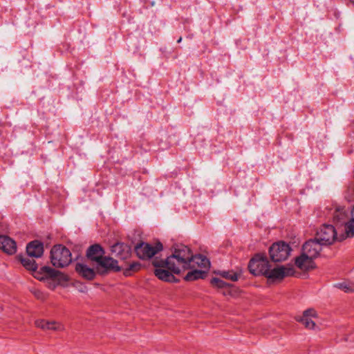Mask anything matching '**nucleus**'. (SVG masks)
I'll return each instance as SVG.
<instances>
[{"mask_svg": "<svg viewBox=\"0 0 354 354\" xmlns=\"http://www.w3.org/2000/svg\"><path fill=\"white\" fill-rule=\"evenodd\" d=\"M291 252L290 245L281 241L273 243L269 250L271 259L275 262H279L287 259Z\"/></svg>", "mask_w": 354, "mask_h": 354, "instance_id": "423d86ee", "label": "nucleus"}, {"mask_svg": "<svg viewBox=\"0 0 354 354\" xmlns=\"http://www.w3.org/2000/svg\"><path fill=\"white\" fill-rule=\"evenodd\" d=\"M30 257L28 256L26 257H21L20 261L23 266L30 271L34 272V275L35 274L37 269V265L34 259H31Z\"/></svg>", "mask_w": 354, "mask_h": 354, "instance_id": "4be33fe9", "label": "nucleus"}, {"mask_svg": "<svg viewBox=\"0 0 354 354\" xmlns=\"http://www.w3.org/2000/svg\"><path fill=\"white\" fill-rule=\"evenodd\" d=\"M313 258L309 257L304 252L295 259V265L301 270H308L314 267Z\"/></svg>", "mask_w": 354, "mask_h": 354, "instance_id": "dca6fc26", "label": "nucleus"}, {"mask_svg": "<svg viewBox=\"0 0 354 354\" xmlns=\"http://www.w3.org/2000/svg\"><path fill=\"white\" fill-rule=\"evenodd\" d=\"M351 218L346 224V236L353 237L354 236V205L350 213Z\"/></svg>", "mask_w": 354, "mask_h": 354, "instance_id": "5701e85b", "label": "nucleus"}, {"mask_svg": "<svg viewBox=\"0 0 354 354\" xmlns=\"http://www.w3.org/2000/svg\"><path fill=\"white\" fill-rule=\"evenodd\" d=\"M315 239L324 246H326L332 244L338 238L335 227L333 225L324 224L317 231Z\"/></svg>", "mask_w": 354, "mask_h": 354, "instance_id": "39448f33", "label": "nucleus"}, {"mask_svg": "<svg viewBox=\"0 0 354 354\" xmlns=\"http://www.w3.org/2000/svg\"><path fill=\"white\" fill-rule=\"evenodd\" d=\"M0 248L8 254H14L17 250L16 243L7 236H0Z\"/></svg>", "mask_w": 354, "mask_h": 354, "instance_id": "a211bd4d", "label": "nucleus"}, {"mask_svg": "<svg viewBox=\"0 0 354 354\" xmlns=\"http://www.w3.org/2000/svg\"><path fill=\"white\" fill-rule=\"evenodd\" d=\"M322 246L324 245L315 239H310L304 244L302 252L309 255V257L315 259L322 250Z\"/></svg>", "mask_w": 354, "mask_h": 354, "instance_id": "f8f14e48", "label": "nucleus"}, {"mask_svg": "<svg viewBox=\"0 0 354 354\" xmlns=\"http://www.w3.org/2000/svg\"><path fill=\"white\" fill-rule=\"evenodd\" d=\"M35 325L37 327L44 330H61L64 328L60 323L43 319L36 321Z\"/></svg>", "mask_w": 354, "mask_h": 354, "instance_id": "6ab92c4d", "label": "nucleus"}, {"mask_svg": "<svg viewBox=\"0 0 354 354\" xmlns=\"http://www.w3.org/2000/svg\"><path fill=\"white\" fill-rule=\"evenodd\" d=\"M131 247L127 244L118 242L111 247V252L115 257L120 259H127L131 255Z\"/></svg>", "mask_w": 354, "mask_h": 354, "instance_id": "ddd939ff", "label": "nucleus"}, {"mask_svg": "<svg viewBox=\"0 0 354 354\" xmlns=\"http://www.w3.org/2000/svg\"><path fill=\"white\" fill-rule=\"evenodd\" d=\"M335 287L344 290L345 292H354V283L351 281L337 283L335 285Z\"/></svg>", "mask_w": 354, "mask_h": 354, "instance_id": "b1692460", "label": "nucleus"}, {"mask_svg": "<svg viewBox=\"0 0 354 354\" xmlns=\"http://www.w3.org/2000/svg\"><path fill=\"white\" fill-rule=\"evenodd\" d=\"M165 261L160 260H155L153 262V265L156 268L154 271L155 275L160 280L167 281V282H173L176 281V278L174 276L175 274L171 270H169L166 264H165Z\"/></svg>", "mask_w": 354, "mask_h": 354, "instance_id": "1a4fd4ad", "label": "nucleus"}, {"mask_svg": "<svg viewBox=\"0 0 354 354\" xmlns=\"http://www.w3.org/2000/svg\"><path fill=\"white\" fill-rule=\"evenodd\" d=\"M270 268V263L267 257L257 254L248 263V269L251 274L255 276H265Z\"/></svg>", "mask_w": 354, "mask_h": 354, "instance_id": "20e7f679", "label": "nucleus"}, {"mask_svg": "<svg viewBox=\"0 0 354 354\" xmlns=\"http://www.w3.org/2000/svg\"><path fill=\"white\" fill-rule=\"evenodd\" d=\"M59 272L50 267L43 266L36 272L35 277L43 281L46 286L53 290L60 283Z\"/></svg>", "mask_w": 354, "mask_h": 354, "instance_id": "7ed1b4c3", "label": "nucleus"}, {"mask_svg": "<svg viewBox=\"0 0 354 354\" xmlns=\"http://www.w3.org/2000/svg\"><path fill=\"white\" fill-rule=\"evenodd\" d=\"M317 317V313L313 308H309L304 311L303 315L297 316L296 320L301 322L306 328L314 329L315 323L313 318Z\"/></svg>", "mask_w": 354, "mask_h": 354, "instance_id": "4468645a", "label": "nucleus"}, {"mask_svg": "<svg viewBox=\"0 0 354 354\" xmlns=\"http://www.w3.org/2000/svg\"><path fill=\"white\" fill-rule=\"evenodd\" d=\"M96 263V268L97 271L101 273H104L105 272L110 270H120V268L118 265V261L109 257L103 256L101 259Z\"/></svg>", "mask_w": 354, "mask_h": 354, "instance_id": "9b49d317", "label": "nucleus"}, {"mask_svg": "<svg viewBox=\"0 0 354 354\" xmlns=\"http://www.w3.org/2000/svg\"><path fill=\"white\" fill-rule=\"evenodd\" d=\"M211 284L219 288H223L228 286V283L216 277H214L212 279Z\"/></svg>", "mask_w": 354, "mask_h": 354, "instance_id": "a878e982", "label": "nucleus"}, {"mask_svg": "<svg viewBox=\"0 0 354 354\" xmlns=\"http://www.w3.org/2000/svg\"><path fill=\"white\" fill-rule=\"evenodd\" d=\"M26 252L30 257H41L44 253L43 243L37 240L30 242L26 246Z\"/></svg>", "mask_w": 354, "mask_h": 354, "instance_id": "2eb2a0df", "label": "nucleus"}, {"mask_svg": "<svg viewBox=\"0 0 354 354\" xmlns=\"http://www.w3.org/2000/svg\"><path fill=\"white\" fill-rule=\"evenodd\" d=\"M294 269L290 266H277L271 269L270 267L265 277L271 281H281L286 277L292 276Z\"/></svg>", "mask_w": 354, "mask_h": 354, "instance_id": "6e6552de", "label": "nucleus"}, {"mask_svg": "<svg viewBox=\"0 0 354 354\" xmlns=\"http://www.w3.org/2000/svg\"><path fill=\"white\" fill-rule=\"evenodd\" d=\"M191 270L184 277L185 281H194L199 279H203L206 275V272L198 270L196 268H189Z\"/></svg>", "mask_w": 354, "mask_h": 354, "instance_id": "412c9836", "label": "nucleus"}, {"mask_svg": "<svg viewBox=\"0 0 354 354\" xmlns=\"http://www.w3.org/2000/svg\"><path fill=\"white\" fill-rule=\"evenodd\" d=\"M35 295L37 297H39V295H40V292L39 291H35L34 292Z\"/></svg>", "mask_w": 354, "mask_h": 354, "instance_id": "cd10ccee", "label": "nucleus"}, {"mask_svg": "<svg viewBox=\"0 0 354 354\" xmlns=\"http://www.w3.org/2000/svg\"><path fill=\"white\" fill-rule=\"evenodd\" d=\"M75 270L84 278L88 280L93 279L95 276L94 270L83 263H77Z\"/></svg>", "mask_w": 354, "mask_h": 354, "instance_id": "aec40b11", "label": "nucleus"}, {"mask_svg": "<svg viewBox=\"0 0 354 354\" xmlns=\"http://www.w3.org/2000/svg\"><path fill=\"white\" fill-rule=\"evenodd\" d=\"M181 41H182V37H180V38L177 40V42H178V43H180V42H181Z\"/></svg>", "mask_w": 354, "mask_h": 354, "instance_id": "c85d7f7f", "label": "nucleus"}, {"mask_svg": "<svg viewBox=\"0 0 354 354\" xmlns=\"http://www.w3.org/2000/svg\"><path fill=\"white\" fill-rule=\"evenodd\" d=\"M140 268V264L138 262H133L129 265V270L133 271L138 270Z\"/></svg>", "mask_w": 354, "mask_h": 354, "instance_id": "bb28decb", "label": "nucleus"}, {"mask_svg": "<svg viewBox=\"0 0 354 354\" xmlns=\"http://www.w3.org/2000/svg\"><path fill=\"white\" fill-rule=\"evenodd\" d=\"M50 261L55 267H66L72 261L71 252L62 245H54L50 250Z\"/></svg>", "mask_w": 354, "mask_h": 354, "instance_id": "f03ea898", "label": "nucleus"}, {"mask_svg": "<svg viewBox=\"0 0 354 354\" xmlns=\"http://www.w3.org/2000/svg\"><path fill=\"white\" fill-rule=\"evenodd\" d=\"M162 250V245L158 242L155 245L147 243H140L136 245L135 251L140 259H148Z\"/></svg>", "mask_w": 354, "mask_h": 354, "instance_id": "0eeeda50", "label": "nucleus"}, {"mask_svg": "<svg viewBox=\"0 0 354 354\" xmlns=\"http://www.w3.org/2000/svg\"><path fill=\"white\" fill-rule=\"evenodd\" d=\"M221 277L232 281H238L240 274L234 271H222L220 272Z\"/></svg>", "mask_w": 354, "mask_h": 354, "instance_id": "393cba45", "label": "nucleus"}, {"mask_svg": "<svg viewBox=\"0 0 354 354\" xmlns=\"http://www.w3.org/2000/svg\"><path fill=\"white\" fill-rule=\"evenodd\" d=\"M104 254L105 252L104 249L99 244H94L91 245L86 252L87 257L96 263H97L101 259Z\"/></svg>", "mask_w": 354, "mask_h": 354, "instance_id": "f3484780", "label": "nucleus"}, {"mask_svg": "<svg viewBox=\"0 0 354 354\" xmlns=\"http://www.w3.org/2000/svg\"><path fill=\"white\" fill-rule=\"evenodd\" d=\"M333 220L337 225H344V232L346 233V224L350 220V214L348 210L345 207L336 206L333 212ZM346 237V235L340 238L342 240Z\"/></svg>", "mask_w": 354, "mask_h": 354, "instance_id": "9d476101", "label": "nucleus"}, {"mask_svg": "<svg viewBox=\"0 0 354 354\" xmlns=\"http://www.w3.org/2000/svg\"><path fill=\"white\" fill-rule=\"evenodd\" d=\"M167 268L176 274H180L189 268H200L208 270L209 259L202 255H193L190 249L185 245H176L171 255L164 262Z\"/></svg>", "mask_w": 354, "mask_h": 354, "instance_id": "f257e3e1", "label": "nucleus"}]
</instances>
